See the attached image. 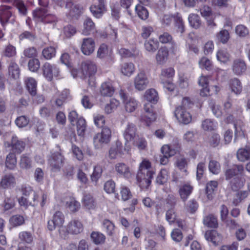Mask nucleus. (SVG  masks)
Masks as SVG:
<instances>
[{
	"instance_id": "1",
	"label": "nucleus",
	"mask_w": 250,
	"mask_h": 250,
	"mask_svg": "<svg viewBox=\"0 0 250 250\" xmlns=\"http://www.w3.org/2000/svg\"><path fill=\"white\" fill-rule=\"evenodd\" d=\"M244 170L242 165H235L224 171L225 179L229 181L233 190H237L244 186V181L238 176V174H242Z\"/></svg>"
},
{
	"instance_id": "2",
	"label": "nucleus",
	"mask_w": 250,
	"mask_h": 250,
	"mask_svg": "<svg viewBox=\"0 0 250 250\" xmlns=\"http://www.w3.org/2000/svg\"><path fill=\"white\" fill-rule=\"evenodd\" d=\"M150 168L151 164L148 161L145 160L140 164L137 180L142 189L147 188L151 183L154 172Z\"/></svg>"
},
{
	"instance_id": "3",
	"label": "nucleus",
	"mask_w": 250,
	"mask_h": 250,
	"mask_svg": "<svg viewBox=\"0 0 250 250\" xmlns=\"http://www.w3.org/2000/svg\"><path fill=\"white\" fill-rule=\"evenodd\" d=\"M32 13L34 19L37 21L42 22L44 23H52L57 21L56 16L49 13L46 8H37L33 11Z\"/></svg>"
},
{
	"instance_id": "4",
	"label": "nucleus",
	"mask_w": 250,
	"mask_h": 250,
	"mask_svg": "<svg viewBox=\"0 0 250 250\" xmlns=\"http://www.w3.org/2000/svg\"><path fill=\"white\" fill-rule=\"evenodd\" d=\"M96 64L90 60H86L81 64V73L79 76L82 79H85L94 75L97 72Z\"/></svg>"
},
{
	"instance_id": "5",
	"label": "nucleus",
	"mask_w": 250,
	"mask_h": 250,
	"mask_svg": "<svg viewBox=\"0 0 250 250\" xmlns=\"http://www.w3.org/2000/svg\"><path fill=\"white\" fill-rule=\"evenodd\" d=\"M64 162V158L61 152L53 153L49 159V165L51 171L57 172L60 171Z\"/></svg>"
},
{
	"instance_id": "6",
	"label": "nucleus",
	"mask_w": 250,
	"mask_h": 250,
	"mask_svg": "<svg viewBox=\"0 0 250 250\" xmlns=\"http://www.w3.org/2000/svg\"><path fill=\"white\" fill-rule=\"evenodd\" d=\"M174 116L180 123L184 125L190 123L192 120L190 113L183 106H178L176 107Z\"/></svg>"
},
{
	"instance_id": "7",
	"label": "nucleus",
	"mask_w": 250,
	"mask_h": 250,
	"mask_svg": "<svg viewBox=\"0 0 250 250\" xmlns=\"http://www.w3.org/2000/svg\"><path fill=\"white\" fill-rule=\"evenodd\" d=\"M43 74L49 81H51L53 77H58L60 75V70L55 64L45 62L42 66Z\"/></svg>"
},
{
	"instance_id": "8",
	"label": "nucleus",
	"mask_w": 250,
	"mask_h": 250,
	"mask_svg": "<svg viewBox=\"0 0 250 250\" xmlns=\"http://www.w3.org/2000/svg\"><path fill=\"white\" fill-rule=\"evenodd\" d=\"M133 83L136 90L143 91L147 87L149 80L145 73L141 71L134 77Z\"/></svg>"
},
{
	"instance_id": "9",
	"label": "nucleus",
	"mask_w": 250,
	"mask_h": 250,
	"mask_svg": "<svg viewBox=\"0 0 250 250\" xmlns=\"http://www.w3.org/2000/svg\"><path fill=\"white\" fill-rule=\"evenodd\" d=\"M152 103L147 102L144 105V112L141 116V120L148 125L150 123L154 121L156 117L153 112V107Z\"/></svg>"
},
{
	"instance_id": "10",
	"label": "nucleus",
	"mask_w": 250,
	"mask_h": 250,
	"mask_svg": "<svg viewBox=\"0 0 250 250\" xmlns=\"http://www.w3.org/2000/svg\"><path fill=\"white\" fill-rule=\"evenodd\" d=\"M119 95L125 104V109L128 112L134 111L138 106L136 100L132 98H128L126 93L122 89L119 91Z\"/></svg>"
},
{
	"instance_id": "11",
	"label": "nucleus",
	"mask_w": 250,
	"mask_h": 250,
	"mask_svg": "<svg viewBox=\"0 0 250 250\" xmlns=\"http://www.w3.org/2000/svg\"><path fill=\"white\" fill-rule=\"evenodd\" d=\"M64 222V216L62 212L58 211L54 214L52 219L48 221L47 228L52 231L57 227H62Z\"/></svg>"
},
{
	"instance_id": "12",
	"label": "nucleus",
	"mask_w": 250,
	"mask_h": 250,
	"mask_svg": "<svg viewBox=\"0 0 250 250\" xmlns=\"http://www.w3.org/2000/svg\"><path fill=\"white\" fill-rule=\"evenodd\" d=\"M8 146H11L12 150L15 154H20L22 152L25 147V143L23 141L19 139L17 136H13L11 142L7 143Z\"/></svg>"
},
{
	"instance_id": "13",
	"label": "nucleus",
	"mask_w": 250,
	"mask_h": 250,
	"mask_svg": "<svg viewBox=\"0 0 250 250\" xmlns=\"http://www.w3.org/2000/svg\"><path fill=\"white\" fill-rule=\"evenodd\" d=\"M95 48V42L91 38H84L81 46V50L83 54L89 55L93 52Z\"/></svg>"
},
{
	"instance_id": "14",
	"label": "nucleus",
	"mask_w": 250,
	"mask_h": 250,
	"mask_svg": "<svg viewBox=\"0 0 250 250\" xmlns=\"http://www.w3.org/2000/svg\"><path fill=\"white\" fill-rule=\"evenodd\" d=\"M16 184V179L11 173L6 174L2 176L0 181V187L6 189L14 187Z\"/></svg>"
},
{
	"instance_id": "15",
	"label": "nucleus",
	"mask_w": 250,
	"mask_h": 250,
	"mask_svg": "<svg viewBox=\"0 0 250 250\" xmlns=\"http://www.w3.org/2000/svg\"><path fill=\"white\" fill-rule=\"evenodd\" d=\"M93 15L97 18L101 17L105 11V6L104 0H99L97 4H93L90 7Z\"/></svg>"
},
{
	"instance_id": "16",
	"label": "nucleus",
	"mask_w": 250,
	"mask_h": 250,
	"mask_svg": "<svg viewBox=\"0 0 250 250\" xmlns=\"http://www.w3.org/2000/svg\"><path fill=\"white\" fill-rule=\"evenodd\" d=\"M7 73L9 77L17 79L20 75V69L18 64L13 60L8 62Z\"/></svg>"
},
{
	"instance_id": "17",
	"label": "nucleus",
	"mask_w": 250,
	"mask_h": 250,
	"mask_svg": "<svg viewBox=\"0 0 250 250\" xmlns=\"http://www.w3.org/2000/svg\"><path fill=\"white\" fill-rule=\"evenodd\" d=\"M233 72L237 75H242L247 69L245 61L241 59H236L234 60L232 66Z\"/></svg>"
},
{
	"instance_id": "18",
	"label": "nucleus",
	"mask_w": 250,
	"mask_h": 250,
	"mask_svg": "<svg viewBox=\"0 0 250 250\" xmlns=\"http://www.w3.org/2000/svg\"><path fill=\"white\" fill-rule=\"evenodd\" d=\"M67 230L72 234H79L83 230V225L79 220L74 219L69 223Z\"/></svg>"
},
{
	"instance_id": "19",
	"label": "nucleus",
	"mask_w": 250,
	"mask_h": 250,
	"mask_svg": "<svg viewBox=\"0 0 250 250\" xmlns=\"http://www.w3.org/2000/svg\"><path fill=\"white\" fill-rule=\"evenodd\" d=\"M168 55L169 52L167 47H161L155 56L157 63L159 65L164 64L168 59Z\"/></svg>"
},
{
	"instance_id": "20",
	"label": "nucleus",
	"mask_w": 250,
	"mask_h": 250,
	"mask_svg": "<svg viewBox=\"0 0 250 250\" xmlns=\"http://www.w3.org/2000/svg\"><path fill=\"white\" fill-rule=\"evenodd\" d=\"M115 171L121 176L129 178L131 176L129 167L125 163H119L115 166Z\"/></svg>"
},
{
	"instance_id": "21",
	"label": "nucleus",
	"mask_w": 250,
	"mask_h": 250,
	"mask_svg": "<svg viewBox=\"0 0 250 250\" xmlns=\"http://www.w3.org/2000/svg\"><path fill=\"white\" fill-rule=\"evenodd\" d=\"M83 29L82 31V34L85 36L90 35L91 33H93L95 30V23L92 20L89 18H86L83 23Z\"/></svg>"
},
{
	"instance_id": "22",
	"label": "nucleus",
	"mask_w": 250,
	"mask_h": 250,
	"mask_svg": "<svg viewBox=\"0 0 250 250\" xmlns=\"http://www.w3.org/2000/svg\"><path fill=\"white\" fill-rule=\"evenodd\" d=\"M192 190L193 187L188 183L185 184L180 187L179 193L183 201L185 202L187 200Z\"/></svg>"
},
{
	"instance_id": "23",
	"label": "nucleus",
	"mask_w": 250,
	"mask_h": 250,
	"mask_svg": "<svg viewBox=\"0 0 250 250\" xmlns=\"http://www.w3.org/2000/svg\"><path fill=\"white\" fill-rule=\"evenodd\" d=\"M136 136V128L133 124H128L124 132V136L126 142H132Z\"/></svg>"
},
{
	"instance_id": "24",
	"label": "nucleus",
	"mask_w": 250,
	"mask_h": 250,
	"mask_svg": "<svg viewBox=\"0 0 250 250\" xmlns=\"http://www.w3.org/2000/svg\"><path fill=\"white\" fill-rule=\"evenodd\" d=\"M65 7L69 9V14L72 17L79 16L83 11V7L81 5L70 2H67Z\"/></svg>"
},
{
	"instance_id": "25",
	"label": "nucleus",
	"mask_w": 250,
	"mask_h": 250,
	"mask_svg": "<svg viewBox=\"0 0 250 250\" xmlns=\"http://www.w3.org/2000/svg\"><path fill=\"white\" fill-rule=\"evenodd\" d=\"M120 71L124 75L129 77L134 73L135 66L130 62H123L121 64Z\"/></svg>"
},
{
	"instance_id": "26",
	"label": "nucleus",
	"mask_w": 250,
	"mask_h": 250,
	"mask_svg": "<svg viewBox=\"0 0 250 250\" xmlns=\"http://www.w3.org/2000/svg\"><path fill=\"white\" fill-rule=\"evenodd\" d=\"M10 7L8 6H0V21L3 24L8 21L11 17L12 13L10 11Z\"/></svg>"
},
{
	"instance_id": "27",
	"label": "nucleus",
	"mask_w": 250,
	"mask_h": 250,
	"mask_svg": "<svg viewBox=\"0 0 250 250\" xmlns=\"http://www.w3.org/2000/svg\"><path fill=\"white\" fill-rule=\"evenodd\" d=\"M100 92L104 96L111 97L114 93V88L110 83H104L101 86Z\"/></svg>"
},
{
	"instance_id": "28",
	"label": "nucleus",
	"mask_w": 250,
	"mask_h": 250,
	"mask_svg": "<svg viewBox=\"0 0 250 250\" xmlns=\"http://www.w3.org/2000/svg\"><path fill=\"white\" fill-rule=\"evenodd\" d=\"M145 98L147 102L154 104L157 103L159 99L158 93L153 88L149 89L146 91Z\"/></svg>"
},
{
	"instance_id": "29",
	"label": "nucleus",
	"mask_w": 250,
	"mask_h": 250,
	"mask_svg": "<svg viewBox=\"0 0 250 250\" xmlns=\"http://www.w3.org/2000/svg\"><path fill=\"white\" fill-rule=\"evenodd\" d=\"M25 83L30 94L32 96H35L37 89V83L35 80L31 77H28L25 79Z\"/></svg>"
},
{
	"instance_id": "30",
	"label": "nucleus",
	"mask_w": 250,
	"mask_h": 250,
	"mask_svg": "<svg viewBox=\"0 0 250 250\" xmlns=\"http://www.w3.org/2000/svg\"><path fill=\"white\" fill-rule=\"evenodd\" d=\"M124 154L122 149V144L120 142H117L115 146L111 147L109 151V156L111 159H115L117 155Z\"/></svg>"
},
{
	"instance_id": "31",
	"label": "nucleus",
	"mask_w": 250,
	"mask_h": 250,
	"mask_svg": "<svg viewBox=\"0 0 250 250\" xmlns=\"http://www.w3.org/2000/svg\"><path fill=\"white\" fill-rule=\"evenodd\" d=\"M237 158L240 162H245L250 159V148L246 147L239 149L237 152Z\"/></svg>"
},
{
	"instance_id": "32",
	"label": "nucleus",
	"mask_w": 250,
	"mask_h": 250,
	"mask_svg": "<svg viewBox=\"0 0 250 250\" xmlns=\"http://www.w3.org/2000/svg\"><path fill=\"white\" fill-rule=\"evenodd\" d=\"M5 167L10 169H14L17 165V159L14 153L10 152L6 156L5 160Z\"/></svg>"
},
{
	"instance_id": "33",
	"label": "nucleus",
	"mask_w": 250,
	"mask_h": 250,
	"mask_svg": "<svg viewBox=\"0 0 250 250\" xmlns=\"http://www.w3.org/2000/svg\"><path fill=\"white\" fill-rule=\"evenodd\" d=\"M204 224L208 228H216L218 227L217 218L212 214H209L203 219Z\"/></svg>"
},
{
	"instance_id": "34",
	"label": "nucleus",
	"mask_w": 250,
	"mask_h": 250,
	"mask_svg": "<svg viewBox=\"0 0 250 250\" xmlns=\"http://www.w3.org/2000/svg\"><path fill=\"white\" fill-rule=\"evenodd\" d=\"M218 182L216 181H210L206 185V194L209 200L212 199L215 189L218 187Z\"/></svg>"
},
{
	"instance_id": "35",
	"label": "nucleus",
	"mask_w": 250,
	"mask_h": 250,
	"mask_svg": "<svg viewBox=\"0 0 250 250\" xmlns=\"http://www.w3.org/2000/svg\"><path fill=\"white\" fill-rule=\"evenodd\" d=\"M144 46L146 51L154 53L158 48L159 42L153 39H149L145 42Z\"/></svg>"
},
{
	"instance_id": "36",
	"label": "nucleus",
	"mask_w": 250,
	"mask_h": 250,
	"mask_svg": "<svg viewBox=\"0 0 250 250\" xmlns=\"http://www.w3.org/2000/svg\"><path fill=\"white\" fill-rule=\"evenodd\" d=\"M102 226L107 235L109 236L113 235L115 231V226L111 221L108 219H104L102 222Z\"/></svg>"
},
{
	"instance_id": "37",
	"label": "nucleus",
	"mask_w": 250,
	"mask_h": 250,
	"mask_svg": "<svg viewBox=\"0 0 250 250\" xmlns=\"http://www.w3.org/2000/svg\"><path fill=\"white\" fill-rule=\"evenodd\" d=\"M159 41L162 43H167L168 42H171L172 51L177 49V45L174 42H172V36L168 33L165 32L161 35L159 37Z\"/></svg>"
},
{
	"instance_id": "38",
	"label": "nucleus",
	"mask_w": 250,
	"mask_h": 250,
	"mask_svg": "<svg viewBox=\"0 0 250 250\" xmlns=\"http://www.w3.org/2000/svg\"><path fill=\"white\" fill-rule=\"evenodd\" d=\"M227 122L229 123L233 122L234 127L235 129V133L240 132V131H243L244 123L242 120L239 119L234 121L233 116L229 115L227 117Z\"/></svg>"
},
{
	"instance_id": "39",
	"label": "nucleus",
	"mask_w": 250,
	"mask_h": 250,
	"mask_svg": "<svg viewBox=\"0 0 250 250\" xmlns=\"http://www.w3.org/2000/svg\"><path fill=\"white\" fill-rule=\"evenodd\" d=\"M216 57L218 61L225 63L229 61L230 55L226 49H221L217 52Z\"/></svg>"
},
{
	"instance_id": "40",
	"label": "nucleus",
	"mask_w": 250,
	"mask_h": 250,
	"mask_svg": "<svg viewBox=\"0 0 250 250\" xmlns=\"http://www.w3.org/2000/svg\"><path fill=\"white\" fill-rule=\"evenodd\" d=\"M120 102L115 99H111L109 103L106 104L104 107V112L106 114H110L113 112L119 105Z\"/></svg>"
},
{
	"instance_id": "41",
	"label": "nucleus",
	"mask_w": 250,
	"mask_h": 250,
	"mask_svg": "<svg viewBox=\"0 0 250 250\" xmlns=\"http://www.w3.org/2000/svg\"><path fill=\"white\" fill-rule=\"evenodd\" d=\"M189 23L191 26L197 29L200 27L201 21L199 16L196 14H190L188 18Z\"/></svg>"
},
{
	"instance_id": "42",
	"label": "nucleus",
	"mask_w": 250,
	"mask_h": 250,
	"mask_svg": "<svg viewBox=\"0 0 250 250\" xmlns=\"http://www.w3.org/2000/svg\"><path fill=\"white\" fill-rule=\"evenodd\" d=\"M76 125L78 135L83 136L86 127L85 120L83 117H80L76 122Z\"/></svg>"
},
{
	"instance_id": "43",
	"label": "nucleus",
	"mask_w": 250,
	"mask_h": 250,
	"mask_svg": "<svg viewBox=\"0 0 250 250\" xmlns=\"http://www.w3.org/2000/svg\"><path fill=\"white\" fill-rule=\"evenodd\" d=\"M230 87L231 91L236 94H239L242 90L241 83L237 79H232L230 81Z\"/></svg>"
},
{
	"instance_id": "44",
	"label": "nucleus",
	"mask_w": 250,
	"mask_h": 250,
	"mask_svg": "<svg viewBox=\"0 0 250 250\" xmlns=\"http://www.w3.org/2000/svg\"><path fill=\"white\" fill-rule=\"evenodd\" d=\"M135 11L138 17L143 20H145L148 17V12L147 10L141 4H137L135 6Z\"/></svg>"
},
{
	"instance_id": "45",
	"label": "nucleus",
	"mask_w": 250,
	"mask_h": 250,
	"mask_svg": "<svg viewBox=\"0 0 250 250\" xmlns=\"http://www.w3.org/2000/svg\"><path fill=\"white\" fill-rule=\"evenodd\" d=\"M168 179V172L166 169H162L158 174L156 182L157 184L163 185L165 184Z\"/></svg>"
},
{
	"instance_id": "46",
	"label": "nucleus",
	"mask_w": 250,
	"mask_h": 250,
	"mask_svg": "<svg viewBox=\"0 0 250 250\" xmlns=\"http://www.w3.org/2000/svg\"><path fill=\"white\" fill-rule=\"evenodd\" d=\"M175 75V70L172 67L164 68L161 70L160 80L161 79H169L172 78Z\"/></svg>"
},
{
	"instance_id": "47",
	"label": "nucleus",
	"mask_w": 250,
	"mask_h": 250,
	"mask_svg": "<svg viewBox=\"0 0 250 250\" xmlns=\"http://www.w3.org/2000/svg\"><path fill=\"white\" fill-rule=\"evenodd\" d=\"M56 49L52 46L44 48L42 51V55L44 59L50 60L56 55Z\"/></svg>"
},
{
	"instance_id": "48",
	"label": "nucleus",
	"mask_w": 250,
	"mask_h": 250,
	"mask_svg": "<svg viewBox=\"0 0 250 250\" xmlns=\"http://www.w3.org/2000/svg\"><path fill=\"white\" fill-rule=\"evenodd\" d=\"M91 238L96 244L104 243L105 240V236L100 232H93L91 234Z\"/></svg>"
},
{
	"instance_id": "49",
	"label": "nucleus",
	"mask_w": 250,
	"mask_h": 250,
	"mask_svg": "<svg viewBox=\"0 0 250 250\" xmlns=\"http://www.w3.org/2000/svg\"><path fill=\"white\" fill-rule=\"evenodd\" d=\"M16 48L12 45L6 46L2 52V56L7 58H12L16 55Z\"/></svg>"
},
{
	"instance_id": "50",
	"label": "nucleus",
	"mask_w": 250,
	"mask_h": 250,
	"mask_svg": "<svg viewBox=\"0 0 250 250\" xmlns=\"http://www.w3.org/2000/svg\"><path fill=\"white\" fill-rule=\"evenodd\" d=\"M84 206L88 209L94 208L95 207V201L90 194H85L83 199Z\"/></svg>"
},
{
	"instance_id": "51",
	"label": "nucleus",
	"mask_w": 250,
	"mask_h": 250,
	"mask_svg": "<svg viewBox=\"0 0 250 250\" xmlns=\"http://www.w3.org/2000/svg\"><path fill=\"white\" fill-rule=\"evenodd\" d=\"M217 124L211 119H206L202 124V128L206 131H211L216 127Z\"/></svg>"
},
{
	"instance_id": "52",
	"label": "nucleus",
	"mask_w": 250,
	"mask_h": 250,
	"mask_svg": "<svg viewBox=\"0 0 250 250\" xmlns=\"http://www.w3.org/2000/svg\"><path fill=\"white\" fill-rule=\"evenodd\" d=\"M175 165L180 170L185 172L186 175L187 174L188 161L186 158L181 157L177 159Z\"/></svg>"
},
{
	"instance_id": "53",
	"label": "nucleus",
	"mask_w": 250,
	"mask_h": 250,
	"mask_svg": "<svg viewBox=\"0 0 250 250\" xmlns=\"http://www.w3.org/2000/svg\"><path fill=\"white\" fill-rule=\"evenodd\" d=\"M209 171L213 174H218L221 170V166L219 162L215 160H210L208 164Z\"/></svg>"
},
{
	"instance_id": "54",
	"label": "nucleus",
	"mask_w": 250,
	"mask_h": 250,
	"mask_svg": "<svg viewBox=\"0 0 250 250\" xmlns=\"http://www.w3.org/2000/svg\"><path fill=\"white\" fill-rule=\"evenodd\" d=\"M67 207L73 212L77 211L80 208V203L74 198H70L66 203Z\"/></svg>"
},
{
	"instance_id": "55",
	"label": "nucleus",
	"mask_w": 250,
	"mask_h": 250,
	"mask_svg": "<svg viewBox=\"0 0 250 250\" xmlns=\"http://www.w3.org/2000/svg\"><path fill=\"white\" fill-rule=\"evenodd\" d=\"M161 151L163 155L169 157L174 156L176 153V150L168 145L163 146L161 147Z\"/></svg>"
},
{
	"instance_id": "56",
	"label": "nucleus",
	"mask_w": 250,
	"mask_h": 250,
	"mask_svg": "<svg viewBox=\"0 0 250 250\" xmlns=\"http://www.w3.org/2000/svg\"><path fill=\"white\" fill-rule=\"evenodd\" d=\"M20 165L21 168L23 169H29L32 166L31 159L25 155L21 156Z\"/></svg>"
},
{
	"instance_id": "57",
	"label": "nucleus",
	"mask_w": 250,
	"mask_h": 250,
	"mask_svg": "<svg viewBox=\"0 0 250 250\" xmlns=\"http://www.w3.org/2000/svg\"><path fill=\"white\" fill-rule=\"evenodd\" d=\"M14 6L17 8L19 13L22 15L25 16L27 14V8L21 0H15L14 1Z\"/></svg>"
},
{
	"instance_id": "58",
	"label": "nucleus",
	"mask_w": 250,
	"mask_h": 250,
	"mask_svg": "<svg viewBox=\"0 0 250 250\" xmlns=\"http://www.w3.org/2000/svg\"><path fill=\"white\" fill-rule=\"evenodd\" d=\"M24 221L23 216L20 215H13L10 219L11 224L14 226H21L24 224Z\"/></svg>"
},
{
	"instance_id": "59",
	"label": "nucleus",
	"mask_w": 250,
	"mask_h": 250,
	"mask_svg": "<svg viewBox=\"0 0 250 250\" xmlns=\"http://www.w3.org/2000/svg\"><path fill=\"white\" fill-rule=\"evenodd\" d=\"M218 41L226 43L229 39V34L227 30H222L216 35Z\"/></svg>"
},
{
	"instance_id": "60",
	"label": "nucleus",
	"mask_w": 250,
	"mask_h": 250,
	"mask_svg": "<svg viewBox=\"0 0 250 250\" xmlns=\"http://www.w3.org/2000/svg\"><path fill=\"white\" fill-rule=\"evenodd\" d=\"M22 190L23 196L31 198L35 202L37 198L35 192L29 187H25Z\"/></svg>"
},
{
	"instance_id": "61",
	"label": "nucleus",
	"mask_w": 250,
	"mask_h": 250,
	"mask_svg": "<svg viewBox=\"0 0 250 250\" xmlns=\"http://www.w3.org/2000/svg\"><path fill=\"white\" fill-rule=\"evenodd\" d=\"M98 133L101 135V137L103 139H104L106 144L109 142L111 136V131L109 127H104L102 129L101 132Z\"/></svg>"
},
{
	"instance_id": "62",
	"label": "nucleus",
	"mask_w": 250,
	"mask_h": 250,
	"mask_svg": "<svg viewBox=\"0 0 250 250\" xmlns=\"http://www.w3.org/2000/svg\"><path fill=\"white\" fill-rule=\"evenodd\" d=\"M106 143L104 141V139L101 137V135L97 133L93 137V145L96 149H99L102 148L104 144Z\"/></svg>"
},
{
	"instance_id": "63",
	"label": "nucleus",
	"mask_w": 250,
	"mask_h": 250,
	"mask_svg": "<svg viewBox=\"0 0 250 250\" xmlns=\"http://www.w3.org/2000/svg\"><path fill=\"white\" fill-rule=\"evenodd\" d=\"M19 203L21 206L27 208L28 206H35L36 205V201L35 202L29 198L22 196L19 199Z\"/></svg>"
},
{
	"instance_id": "64",
	"label": "nucleus",
	"mask_w": 250,
	"mask_h": 250,
	"mask_svg": "<svg viewBox=\"0 0 250 250\" xmlns=\"http://www.w3.org/2000/svg\"><path fill=\"white\" fill-rule=\"evenodd\" d=\"M19 238L21 241L26 243L30 244L33 241V237L32 234L27 231L21 232L19 233Z\"/></svg>"
}]
</instances>
